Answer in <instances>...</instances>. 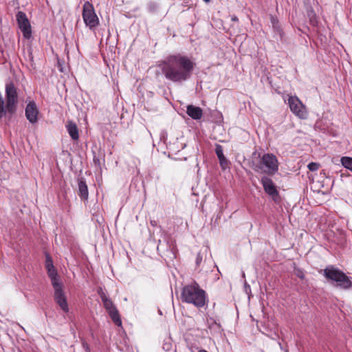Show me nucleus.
Listing matches in <instances>:
<instances>
[{"instance_id": "obj_1", "label": "nucleus", "mask_w": 352, "mask_h": 352, "mask_svg": "<svg viewBox=\"0 0 352 352\" xmlns=\"http://www.w3.org/2000/svg\"><path fill=\"white\" fill-rule=\"evenodd\" d=\"M195 65L190 58L177 54L166 57L160 64V67L167 80L182 83L191 77Z\"/></svg>"}, {"instance_id": "obj_2", "label": "nucleus", "mask_w": 352, "mask_h": 352, "mask_svg": "<svg viewBox=\"0 0 352 352\" xmlns=\"http://www.w3.org/2000/svg\"><path fill=\"white\" fill-rule=\"evenodd\" d=\"M181 298L183 302L197 307H203L206 304V292L195 281L183 287Z\"/></svg>"}, {"instance_id": "obj_3", "label": "nucleus", "mask_w": 352, "mask_h": 352, "mask_svg": "<svg viewBox=\"0 0 352 352\" xmlns=\"http://www.w3.org/2000/svg\"><path fill=\"white\" fill-rule=\"evenodd\" d=\"M323 276L328 280L337 283V286L342 289L352 287L351 277L346 276L340 269L333 265H328L323 270Z\"/></svg>"}, {"instance_id": "obj_4", "label": "nucleus", "mask_w": 352, "mask_h": 352, "mask_svg": "<svg viewBox=\"0 0 352 352\" xmlns=\"http://www.w3.org/2000/svg\"><path fill=\"white\" fill-rule=\"evenodd\" d=\"M256 172L274 175L278 170V162L276 157L272 153H265L261 157V162L254 166Z\"/></svg>"}, {"instance_id": "obj_5", "label": "nucleus", "mask_w": 352, "mask_h": 352, "mask_svg": "<svg viewBox=\"0 0 352 352\" xmlns=\"http://www.w3.org/2000/svg\"><path fill=\"white\" fill-rule=\"evenodd\" d=\"M6 107L10 114H14L16 111L18 94L13 82L6 85Z\"/></svg>"}, {"instance_id": "obj_6", "label": "nucleus", "mask_w": 352, "mask_h": 352, "mask_svg": "<svg viewBox=\"0 0 352 352\" xmlns=\"http://www.w3.org/2000/svg\"><path fill=\"white\" fill-rule=\"evenodd\" d=\"M82 19L87 26L93 30L99 24V19L95 13L92 5L86 3L83 6Z\"/></svg>"}, {"instance_id": "obj_7", "label": "nucleus", "mask_w": 352, "mask_h": 352, "mask_svg": "<svg viewBox=\"0 0 352 352\" xmlns=\"http://www.w3.org/2000/svg\"><path fill=\"white\" fill-rule=\"evenodd\" d=\"M288 104L291 111L298 118L300 119L307 118L308 115L307 109L297 96H289Z\"/></svg>"}, {"instance_id": "obj_8", "label": "nucleus", "mask_w": 352, "mask_h": 352, "mask_svg": "<svg viewBox=\"0 0 352 352\" xmlns=\"http://www.w3.org/2000/svg\"><path fill=\"white\" fill-rule=\"evenodd\" d=\"M104 305V308L107 311L109 314L111 318L115 323V324L118 326H121L122 321L120 317L119 312L117 308L115 307L112 300L109 298H107L102 300Z\"/></svg>"}, {"instance_id": "obj_9", "label": "nucleus", "mask_w": 352, "mask_h": 352, "mask_svg": "<svg viewBox=\"0 0 352 352\" xmlns=\"http://www.w3.org/2000/svg\"><path fill=\"white\" fill-rule=\"evenodd\" d=\"M16 16L19 27L22 31L23 36L26 38H29L31 36L32 31L26 14L23 12H19Z\"/></svg>"}, {"instance_id": "obj_10", "label": "nucleus", "mask_w": 352, "mask_h": 352, "mask_svg": "<svg viewBox=\"0 0 352 352\" xmlns=\"http://www.w3.org/2000/svg\"><path fill=\"white\" fill-rule=\"evenodd\" d=\"M55 292H54V300L59 305L60 309L65 313L69 311V307L67 301L66 296L65 295L64 292L61 288L60 283L57 284L56 285H53Z\"/></svg>"}, {"instance_id": "obj_11", "label": "nucleus", "mask_w": 352, "mask_h": 352, "mask_svg": "<svg viewBox=\"0 0 352 352\" xmlns=\"http://www.w3.org/2000/svg\"><path fill=\"white\" fill-rule=\"evenodd\" d=\"M39 111L34 101L29 102L25 109V115L27 120L32 124L37 123L38 120Z\"/></svg>"}, {"instance_id": "obj_12", "label": "nucleus", "mask_w": 352, "mask_h": 352, "mask_svg": "<svg viewBox=\"0 0 352 352\" xmlns=\"http://www.w3.org/2000/svg\"><path fill=\"white\" fill-rule=\"evenodd\" d=\"M45 267L47 274L51 279L52 285H56L60 283L57 277V272L54 268L53 261L49 254H45Z\"/></svg>"}, {"instance_id": "obj_13", "label": "nucleus", "mask_w": 352, "mask_h": 352, "mask_svg": "<svg viewBox=\"0 0 352 352\" xmlns=\"http://www.w3.org/2000/svg\"><path fill=\"white\" fill-rule=\"evenodd\" d=\"M261 182L263 185L265 192L271 195L273 199L276 200V197H278V192L272 179L264 176L261 178Z\"/></svg>"}, {"instance_id": "obj_14", "label": "nucleus", "mask_w": 352, "mask_h": 352, "mask_svg": "<svg viewBox=\"0 0 352 352\" xmlns=\"http://www.w3.org/2000/svg\"><path fill=\"white\" fill-rule=\"evenodd\" d=\"M186 113L194 120H199L203 116V111L199 107L189 104L186 108Z\"/></svg>"}, {"instance_id": "obj_15", "label": "nucleus", "mask_w": 352, "mask_h": 352, "mask_svg": "<svg viewBox=\"0 0 352 352\" xmlns=\"http://www.w3.org/2000/svg\"><path fill=\"white\" fill-rule=\"evenodd\" d=\"M78 195L81 199L87 200L89 197L88 187L83 177L78 178Z\"/></svg>"}, {"instance_id": "obj_16", "label": "nucleus", "mask_w": 352, "mask_h": 352, "mask_svg": "<svg viewBox=\"0 0 352 352\" xmlns=\"http://www.w3.org/2000/svg\"><path fill=\"white\" fill-rule=\"evenodd\" d=\"M215 153L219 160V164L223 169L226 168L228 165V162L223 155V147L220 144H216L215 146Z\"/></svg>"}, {"instance_id": "obj_17", "label": "nucleus", "mask_w": 352, "mask_h": 352, "mask_svg": "<svg viewBox=\"0 0 352 352\" xmlns=\"http://www.w3.org/2000/svg\"><path fill=\"white\" fill-rule=\"evenodd\" d=\"M66 128L72 140H77L79 138L78 129L74 122L69 121L66 124Z\"/></svg>"}, {"instance_id": "obj_18", "label": "nucleus", "mask_w": 352, "mask_h": 352, "mask_svg": "<svg viewBox=\"0 0 352 352\" xmlns=\"http://www.w3.org/2000/svg\"><path fill=\"white\" fill-rule=\"evenodd\" d=\"M7 113L8 111L6 107L5 101L0 93V119L3 118Z\"/></svg>"}, {"instance_id": "obj_19", "label": "nucleus", "mask_w": 352, "mask_h": 352, "mask_svg": "<svg viewBox=\"0 0 352 352\" xmlns=\"http://www.w3.org/2000/svg\"><path fill=\"white\" fill-rule=\"evenodd\" d=\"M341 162L344 167L352 171V158L349 157H343L341 158Z\"/></svg>"}, {"instance_id": "obj_20", "label": "nucleus", "mask_w": 352, "mask_h": 352, "mask_svg": "<svg viewBox=\"0 0 352 352\" xmlns=\"http://www.w3.org/2000/svg\"><path fill=\"white\" fill-rule=\"evenodd\" d=\"M270 20H271V23H272V27H273L274 30L276 32H278L280 35H281L282 34V30H281L280 27L279 25L278 19L276 17H274L273 16H271Z\"/></svg>"}, {"instance_id": "obj_21", "label": "nucleus", "mask_w": 352, "mask_h": 352, "mask_svg": "<svg viewBox=\"0 0 352 352\" xmlns=\"http://www.w3.org/2000/svg\"><path fill=\"white\" fill-rule=\"evenodd\" d=\"M307 167L309 170L316 171L319 168L320 165L318 163L311 162L308 164Z\"/></svg>"}, {"instance_id": "obj_22", "label": "nucleus", "mask_w": 352, "mask_h": 352, "mask_svg": "<svg viewBox=\"0 0 352 352\" xmlns=\"http://www.w3.org/2000/svg\"><path fill=\"white\" fill-rule=\"evenodd\" d=\"M294 274L301 280H303L305 278V274L303 271L301 270L300 269H295Z\"/></svg>"}, {"instance_id": "obj_23", "label": "nucleus", "mask_w": 352, "mask_h": 352, "mask_svg": "<svg viewBox=\"0 0 352 352\" xmlns=\"http://www.w3.org/2000/svg\"><path fill=\"white\" fill-rule=\"evenodd\" d=\"M97 292H98V294L100 296L102 300L108 298L102 287H98Z\"/></svg>"}, {"instance_id": "obj_24", "label": "nucleus", "mask_w": 352, "mask_h": 352, "mask_svg": "<svg viewBox=\"0 0 352 352\" xmlns=\"http://www.w3.org/2000/svg\"><path fill=\"white\" fill-rule=\"evenodd\" d=\"M202 261H203V256L201 255V252H199L196 256V260H195L196 266L197 267L199 266V265L202 262Z\"/></svg>"}, {"instance_id": "obj_25", "label": "nucleus", "mask_w": 352, "mask_h": 352, "mask_svg": "<svg viewBox=\"0 0 352 352\" xmlns=\"http://www.w3.org/2000/svg\"><path fill=\"white\" fill-rule=\"evenodd\" d=\"M148 10L150 12H155L157 10V6L155 3H150L148 5Z\"/></svg>"}, {"instance_id": "obj_26", "label": "nucleus", "mask_w": 352, "mask_h": 352, "mask_svg": "<svg viewBox=\"0 0 352 352\" xmlns=\"http://www.w3.org/2000/svg\"><path fill=\"white\" fill-rule=\"evenodd\" d=\"M307 14H308V16L310 19L311 22L314 23V19L316 18V14H315L314 10H310L309 11H308Z\"/></svg>"}, {"instance_id": "obj_27", "label": "nucleus", "mask_w": 352, "mask_h": 352, "mask_svg": "<svg viewBox=\"0 0 352 352\" xmlns=\"http://www.w3.org/2000/svg\"><path fill=\"white\" fill-rule=\"evenodd\" d=\"M82 347L86 351V352H90L89 346L87 342H82Z\"/></svg>"}, {"instance_id": "obj_28", "label": "nucleus", "mask_w": 352, "mask_h": 352, "mask_svg": "<svg viewBox=\"0 0 352 352\" xmlns=\"http://www.w3.org/2000/svg\"><path fill=\"white\" fill-rule=\"evenodd\" d=\"M150 223L153 227H155L157 225V223L155 220H151Z\"/></svg>"}, {"instance_id": "obj_29", "label": "nucleus", "mask_w": 352, "mask_h": 352, "mask_svg": "<svg viewBox=\"0 0 352 352\" xmlns=\"http://www.w3.org/2000/svg\"><path fill=\"white\" fill-rule=\"evenodd\" d=\"M232 20H233V21H236V20H237L236 16L233 17V18H232Z\"/></svg>"}, {"instance_id": "obj_30", "label": "nucleus", "mask_w": 352, "mask_h": 352, "mask_svg": "<svg viewBox=\"0 0 352 352\" xmlns=\"http://www.w3.org/2000/svg\"><path fill=\"white\" fill-rule=\"evenodd\" d=\"M205 2L208 3L210 1V0H204Z\"/></svg>"}, {"instance_id": "obj_31", "label": "nucleus", "mask_w": 352, "mask_h": 352, "mask_svg": "<svg viewBox=\"0 0 352 352\" xmlns=\"http://www.w3.org/2000/svg\"><path fill=\"white\" fill-rule=\"evenodd\" d=\"M199 352H208V351H205V350H201V351H199Z\"/></svg>"}]
</instances>
